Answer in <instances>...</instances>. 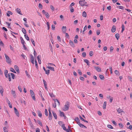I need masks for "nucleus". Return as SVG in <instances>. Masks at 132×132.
Listing matches in <instances>:
<instances>
[{
	"label": "nucleus",
	"mask_w": 132,
	"mask_h": 132,
	"mask_svg": "<svg viewBox=\"0 0 132 132\" xmlns=\"http://www.w3.org/2000/svg\"><path fill=\"white\" fill-rule=\"evenodd\" d=\"M16 11H17V12L20 15H22V14L21 13V11L20 9L18 8H17L16 9Z\"/></svg>",
	"instance_id": "nucleus-16"
},
{
	"label": "nucleus",
	"mask_w": 132,
	"mask_h": 132,
	"mask_svg": "<svg viewBox=\"0 0 132 132\" xmlns=\"http://www.w3.org/2000/svg\"><path fill=\"white\" fill-rule=\"evenodd\" d=\"M10 74L12 76V78L13 79H14L15 77L14 75L12 73H11Z\"/></svg>",
	"instance_id": "nucleus-51"
},
{
	"label": "nucleus",
	"mask_w": 132,
	"mask_h": 132,
	"mask_svg": "<svg viewBox=\"0 0 132 132\" xmlns=\"http://www.w3.org/2000/svg\"><path fill=\"white\" fill-rule=\"evenodd\" d=\"M37 122H38V123L41 126H43V125L42 124V122H41V121H40V120H37Z\"/></svg>",
	"instance_id": "nucleus-32"
},
{
	"label": "nucleus",
	"mask_w": 132,
	"mask_h": 132,
	"mask_svg": "<svg viewBox=\"0 0 132 132\" xmlns=\"http://www.w3.org/2000/svg\"><path fill=\"white\" fill-rule=\"evenodd\" d=\"M10 70L11 71L14 73H16V72L14 70V69L13 68H10Z\"/></svg>",
	"instance_id": "nucleus-30"
},
{
	"label": "nucleus",
	"mask_w": 132,
	"mask_h": 132,
	"mask_svg": "<svg viewBox=\"0 0 132 132\" xmlns=\"http://www.w3.org/2000/svg\"><path fill=\"white\" fill-rule=\"evenodd\" d=\"M127 128L128 129H129L130 130H132V125H130L129 127H127Z\"/></svg>",
	"instance_id": "nucleus-60"
},
{
	"label": "nucleus",
	"mask_w": 132,
	"mask_h": 132,
	"mask_svg": "<svg viewBox=\"0 0 132 132\" xmlns=\"http://www.w3.org/2000/svg\"><path fill=\"white\" fill-rule=\"evenodd\" d=\"M47 68L53 71H54V68L53 67L48 66Z\"/></svg>",
	"instance_id": "nucleus-25"
},
{
	"label": "nucleus",
	"mask_w": 132,
	"mask_h": 132,
	"mask_svg": "<svg viewBox=\"0 0 132 132\" xmlns=\"http://www.w3.org/2000/svg\"><path fill=\"white\" fill-rule=\"evenodd\" d=\"M86 53L85 52H83L82 54V56L84 57H85L86 56Z\"/></svg>",
	"instance_id": "nucleus-52"
},
{
	"label": "nucleus",
	"mask_w": 132,
	"mask_h": 132,
	"mask_svg": "<svg viewBox=\"0 0 132 132\" xmlns=\"http://www.w3.org/2000/svg\"><path fill=\"white\" fill-rule=\"evenodd\" d=\"M106 101L104 102V103L103 106V109H106Z\"/></svg>",
	"instance_id": "nucleus-27"
},
{
	"label": "nucleus",
	"mask_w": 132,
	"mask_h": 132,
	"mask_svg": "<svg viewBox=\"0 0 132 132\" xmlns=\"http://www.w3.org/2000/svg\"><path fill=\"white\" fill-rule=\"evenodd\" d=\"M114 72H115V73L117 75L119 76V72L118 71H117V70H116Z\"/></svg>",
	"instance_id": "nucleus-38"
},
{
	"label": "nucleus",
	"mask_w": 132,
	"mask_h": 132,
	"mask_svg": "<svg viewBox=\"0 0 132 132\" xmlns=\"http://www.w3.org/2000/svg\"><path fill=\"white\" fill-rule=\"evenodd\" d=\"M78 125L80 126V127H81L82 128H83V126L84 125L82 124L80 122L78 123Z\"/></svg>",
	"instance_id": "nucleus-43"
},
{
	"label": "nucleus",
	"mask_w": 132,
	"mask_h": 132,
	"mask_svg": "<svg viewBox=\"0 0 132 132\" xmlns=\"http://www.w3.org/2000/svg\"><path fill=\"white\" fill-rule=\"evenodd\" d=\"M14 112L16 114V115L18 117H19V113L18 111L17 110L16 108L14 107Z\"/></svg>",
	"instance_id": "nucleus-6"
},
{
	"label": "nucleus",
	"mask_w": 132,
	"mask_h": 132,
	"mask_svg": "<svg viewBox=\"0 0 132 132\" xmlns=\"http://www.w3.org/2000/svg\"><path fill=\"white\" fill-rule=\"evenodd\" d=\"M94 68L98 72H101V68L99 67H94Z\"/></svg>",
	"instance_id": "nucleus-14"
},
{
	"label": "nucleus",
	"mask_w": 132,
	"mask_h": 132,
	"mask_svg": "<svg viewBox=\"0 0 132 132\" xmlns=\"http://www.w3.org/2000/svg\"><path fill=\"white\" fill-rule=\"evenodd\" d=\"M14 68L15 70L18 73H19V67H18L16 65H15L14 66Z\"/></svg>",
	"instance_id": "nucleus-8"
},
{
	"label": "nucleus",
	"mask_w": 132,
	"mask_h": 132,
	"mask_svg": "<svg viewBox=\"0 0 132 132\" xmlns=\"http://www.w3.org/2000/svg\"><path fill=\"white\" fill-rule=\"evenodd\" d=\"M43 68L44 71L45 72L46 74L48 75L50 73V70H46L45 68L44 67H43Z\"/></svg>",
	"instance_id": "nucleus-11"
},
{
	"label": "nucleus",
	"mask_w": 132,
	"mask_h": 132,
	"mask_svg": "<svg viewBox=\"0 0 132 132\" xmlns=\"http://www.w3.org/2000/svg\"><path fill=\"white\" fill-rule=\"evenodd\" d=\"M61 126L62 127L63 129L64 130L66 129V127L65 126V125L64 124H63Z\"/></svg>",
	"instance_id": "nucleus-39"
},
{
	"label": "nucleus",
	"mask_w": 132,
	"mask_h": 132,
	"mask_svg": "<svg viewBox=\"0 0 132 132\" xmlns=\"http://www.w3.org/2000/svg\"><path fill=\"white\" fill-rule=\"evenodd\" d=\"M117 111L118 112V113H119L121 112H123V110L120 108H119L118 110H117Z\"/></svg>",
	"instance_id": "nucleus-23"
},
{
	"label": "nucleus",
	"mask_w": 132,
	"mask_h": 132,
	"mask_svg": "<svg viewBox=\"0 0 132 132\" xmlns=\"http://www.w3.org/2000/svg\"><path fill=\"white\" fill-rule=\"evenodd\" d=\"M96 33L97 35H98L100 34V30H98L96 31Z\"/></svg>",
	"instance_id": "nucleus-53"
},
{
	"label": "nucleus",
	"mask_w": 132,
	"mask_h": 132,
	"mask_svg": "<svg viewBox=\"0 0 132 132\" xmlns=\"http://www.w3.org/2000/svg\"><path fill=\"white\" fill-rule=\"evenodd\" d=\"M75 120L77 122V123L78 124V122H80V120L78 117L76 118L75 119Z\"/></svg>",
	"instance_id": "nucleus-21"
},
{
	"label": "nucleus",
	"mask_w": 132,
	"mask_h": 132,
	"mask_svg": "<svg viewBox=\"0 0 132 132\" xmlns=\"http://www.w3.org/2000/svg\"><path fill=\"white\" fill-rule=\"evenodd\" d=\"M11 34H12V35L15 38H16V36L14 35V34H14L15 35H18V33H15L14 32H13V31H11Z\"/></svg>",
	"instance_id": "nucleus-24"
},
{
	"label": "nucleus",
	"mask_w": 132,
	"mask_h": 132,
	"mask_svg": "<svg viewBox=\"0 0 132 132\" xmlns=\"http://www.w3.org/2000/svg\"><path fill=\"white\" fill-rule=\"evenodd\" d=\"M116 30V27L114 25H113L111 29V31L112 32H114Z\"/></svg>",
	"instance_id": "nucleus-13"
},
{
	"label": "nucleus",
	"mask_w": 132,
	"mask_h": 132,
	"mask_svg": "<svg viewBox=\"0 0 132 132\" xmlns=\"http://www.w3.org/2000/svg\"><path fill=\"white\" fill-rule=\"evenodd\" d=\"M78 73H79V74L80 75H82V72H81V70L80 69H78Z\"/></svg>",
	"instance_id": "nucleus-46"
},
{
	"label": "nucleus",
	"mask_w": 132,
	"mask_h": 132,
	"mask_svg": "<svg viewBox=\"0 0 132 132\" xmlns=\"http://www.w3.org/2000/svg\"><path fill=\"white\" fill-rule=\"evenodd\" d=\"M10 49L12 51H14V49L11 46V45H10Z\"/></svg>",
	"instance_id": "nucleus-63"
},
{
	"label": "nucleus",
	"mask_w": 132,
	"mask_h": 132,
	"mask_svg": "<svg viewBox=\"0 0 132 132\" xmlns=\"http://www.w3.org/2000/svg\"><path fill=\"white\" fill-rule=\"evenodd\" d=\"M0 89H1L0 91V92L2 96L3 95V88L2 87V86H0Z\"/></svg>",
	"instance_id": "nucleus-12"
},
{
	"label": "nucleus",
	"mask_w": 132,
	"mask_h": 132,
	"mask_svg": "<svg viewBox=\"0 0 132 132\" xmlns=\"http://www.w3.org/2000/svg\"><path fill=\"white\" fill-rule=\"evenodd\" d=\"M79 3L81 6H87L86 4H87V2L85 1V0L80 1L79 2Z\"/></svg>",
	"instance_id": "nucleus-2"
},
{
	"label": "nucleus",
	"mask_w": 132,
	"mask_h": 132,
	"mask_svg": "<svg viewBox=\"0 0 132 132\" xmlns=\"http://www.w3.org/2000/svg\"><path fill=\"white\" fill-rule=\"evenodd\" d=\"M99 77L101 80H103L104 78V76L103 75H100Z\"/></svg>",
	"instance_id": "nucleus-36"
},
{
	"label": "nucleus",
	"mask_w": 132,
	"mask_h": 132,
	"mask_svg": "<svg viewBox=\"0 0 132 132\" xmlns=\"http://www.w3.org/2000/svg\"><path fill=\"white\" fill-rule=\"evenodd\" d=\"M115 36L116 38L117 39V40H118L119 37V34L118 33H117L115 35Z\"/></svg>",
	"instance_id": "nucleus-35"
},
{
	"label": "nucleus",
	"mask_w": 132,
	"mask_h": 132,
	"mask_svg": "<svg viewBox=\"0 0 132 132\" xmlns=\"http://www.w3.org/2000/svg\"><path fill=\"white\" fill-rule=\"evenodd\" d=\"M20 40H21V43H22V44H24L25 43L24 40L22 38V37H20Z\"/></svg>",
	"instance_id": "nucleus-18"
},
{
	"label": "nucleus",
	"mask_w": 132,
	"mask_h": 132,
	"mask_svg": "<svg viewBox=\"0 0 132 132\" xmlns=\"http://www.w3.org/2000/svg\"><path fill=\"white\" fill-rule=\"evenodd\" d=\"M43 81L44 82V85L45 87H46V86H47V83L45 81L44 79H43Z\"/></svg>",
	"instance_id": "nucleus-45"
},
{
	"label": "nucleus",
	"mask_w": 132,
	"mask_h": 132,
	"mask_svg": "<svg viewBox=\"0 0 132 132\" xmlns=\"http://www.w3.org/2000/svg\"><path fill=\"white\" fill-rule=\"evenodd\" d=\"M93 54V52L92 51H90L89 52V55L90 56H92Z\"/></svg>",
	"instance_id": "nucleus-50"
},
{
	"label": "nucleus",
	"mask_w": 132,
	"mask_h": 132,
	"mask_svg": "<svg viewBox=\"0 0 132 132\" xmlns=\"http://www.w3.org/2000/svg\"><path fill=\"white\" fill-rule=\"evenodd\" d=\"M69 44L72 47H75V45L74 44L73 42L71 40H69Z\"/></svg>",
	"instance_id": "nucleus-9"
},
{
	"label": "nucleus",
	"mask_w": 132,
	"mask_h": 132,
	"mask_svg": "<svg viewBox=\"0 0 132 132\" xmlns=\"http://www.w3.org/2000/svg\"><path fill=\"white\" fill-rule=\"evenodd\" d=\"M60 116L61 117H63L64 116V113L63 112H61L60 111Z\"/></svg>",
	"instance_id": "nucleus-28"
},
{
	"label": "nucleus",
	"mask_w": 132,
	"mask_h": 132,
	"mask_svg": "<svg viewBox=\"0 0 132 132\" xmlns=\"http://www.w3.org/2000/svg\"><path fill=\"white\" fill-rule=\"evenodd\" d=\"M66 28H67L66 27V26L64 27V26H63L62 27V30L63 32V33H66L65 32L67 30Z\"/></svg>",
	"instance_id": "nucleus-7"
},
{
	"label": "nucleus",
	"mask_w": 132,
	"mask_h": 132,
	"mask_svg": "<svg viewBox=\"0 0 132 132\" xmlns=\"http://www.w3.org/2000/svg\"><path fill=\"white\" fill-rule=\"evenodd\" d=\"M55 28V26L54 25L52 24V29L53 30H54Z\"/></svg>",
	"instance_id": "nucleus-62"
},
{
	"label": "nucleus",
	"mask_w": 132,
	"mask_h": 132,
	"mask_svg": "<svg viewBox=\"0 0 132 132\" xmlns=\"http://www.w3.org/2000/svg\"><path fill=\"white\" fill-rule=\"evenodd\" d=\"M84 62L86 63L89 66L90 65V64L89 63V61L87 59H84Z\"/></svg>",
	"instance_id": "nucleus-17"
},
{
	"label": "nucleus",
	"mask_w": 132,
	"mask_h": 132,
	"mask_svg": "<svg viewBox=\"0 0 132 132\" xmlns=\"http://www.w3.org/2000/svg\"><path fill=\"white\" fill-rule=\"evenodd\" d=\"M5 23H6L7 24V25H8V28H10L11 29H12H12L11 28H10V26L11 23H9V22H5Z\"/></svg>",
	"instance_id": "nucleus-37"
},
{
	"label": "nucleus",
	"mask_w": 132,
	"mask_h": 132,
	"mask_svg": "<svg viewBox=\"0 0 132 132\" xmlns=\"http://www.w3.org/2000/svg\"><path fill=\"white\" fill-rule=\"evenodd\" d=\"M30 56H31L30 60L31 62L33 64H34V57L31 54L30 55Z\"/></svg>",
	"instance_id": "nucleus-5"
},
{
	"label": "nucleus",
	"mask_w": 132,
	"mask_h": 132,
	"mask_svg": "<svg viewBox=\"0 0 132 132\" xmlns=\"http://www.w3.org/2000/svg\"><path fill=\"white\" fill-rule=\"evenodd\" d=\"M31 41L32 42V44H33L34 45V46H35V42L34 41V40L32 39H31Z\"/></svg>",
	"instance_id": "nucleus-49"
},
{
	"label": "nucleus",
	"mask_w": 132,
	"mask_h": 132,
	"mask_svg": "<svg viewBox=\"0 0 132 132\" xmlns=\"http://www.w3.org/2000/svg\"><path fill=\"white\" fill-rule=\"evenodd\" d=\"M119 126L121 128H122L123 126V125L121 123H119Z\"/></svg>",
	"instance_id": "nucleus-61"
},
{
	"label": "nucleus",
	"mask_w": 132,
	"mask_h": 132,
	"mask_svg": "<svg viewBox=\"0 0 132 132\" xmlns=\"http://www.w3.org/2000/svg\"><path fill=\"white\" fill-rule=\"evenodd\" d=\"M53 100L54 101L55 103L56 102H57L58 105L59 106L60 105V102L57 99H54Z\"/></svg>",
	"instance_id": "nucleus-26"
},
{
	"label": "nucleus",
	"mask_w": 132,
	"mask_h": 132,
	"mask_svg": "<svg viewBox=\"0 0 132 132\" xmlns=\"http://www.w3.org/2000/svg\"><path fill=\"white\" fill-rule=\"evenodd\" d=\"M69 102H66V104L64 105V107L63 108V110L64 111H67L69 110Z\"/></svg>",
	"instance_id": "nucleus-1"
},
{
	"label": "nucleus",
	"mask_w": 132,
	"mask_h": 132,
	"mask_svg": "<svg viewBox=\"0 0 132 132\" xmlns=\"http://www.w3.org/2000/svg\"><path fill=\"white\" fill-rule=\"evenodd\" d=\"M5 56L6 59V62L8 63H10L11 62V59L9 57L5 54Z\"/></svg>",
	"instance_id": "nucleus-4"
},
{
	"label": "nucleus",
	"mask_w": 132,
	"mask_h": 132,
	"mask_svg": "<svg viewBox=\"0 0 132 132\" xmlns=\"http://www.w3.org/2000/svg\"><path fill=\"white\" fill-rule=\"evenodd\" d=\"M87 14L84 11L82 13V16H83L86 17L87 16Z\"/></svg>",
	"instance_id": "nucleus-29"
},
{
	"label": "nucleus",
	"mask_w": 132,
	"mask_h": 132,
	"mask_svg": "<svg viewBox=\"0 0 132 132\" xmlns=\"http://www.w3.org/2000/svg\"><path fill=\"white\" fill-rule=\"evenodd\" d=\"M124 7L121 6H117V8L123 10Z\"/></svg>",
	"instance_id": "nucleus-33"
},
{
	"label": "nucleus",
	"mask_w": 132,
	"mask_h": 132,
	"mask_svg": "<svg viewBox=\"0 0 132 132\" xmlns=\"http://www.w3.org/2000/svg\"><path fill=\"white\" fill-rule=\"evenodd\" d=\"M70 11L71 12H73L74 11V9H73V8L72 6H70Z\"/></svg>",
	"instance_id": "nucleus-34"
},
{
	"label": "nucleus",
	"mask_w": 132,
	"mask_h": 132,
	"mask_svg": "<svg viewBox=\"0 0 132 132\" xmlns=\"http://www.w3.org/2000/svg\"><path fill=\"white\" fill-rule=\"evenodd\" d=\"M30 93L31 94V97H32L33 99L35 101L36 99L35 98V94H34V92H33V90H30Z\"/></svg>",
	"instance_id": "nucleus-3"
},
{
	"label": "nucleus",
	"mask_w": 132,
	"mask_h": 132,
	"mask_svg": "<svg viewBox=\"0 0 132 132\" xmlns=\"http://www.w3.org/2000/svg\"><path fill=\"white\" fill-rule=\"evenodd\" d=\"M40 57L41 56L40 55H38L37 57V58L38 61V63L39 64H40L41 63V60L40 59Z\"/></svg>",
	"instance_id": "nucleus-15"
},
{
	"label": "nucleus",
	"mask_w": 132,
	"mask_h": 132,
	"mask_svg": "<svg viewBox=\"0 0 132 132\" xmlns=\"http://www.w3.org/2000/svg\"><path fill=\"white\" fill-rule=\"evenodd\" d=\"M45 15L47 18H48L50 16L48 13V12H47V13H46L45 14Z\"/></svg>",
	"instance_id": "nucleus-42"
},
{
	"label": "nucleus",
	"mask_w": 132,
	"mask_h": 132,
	"mask_svg": "<svg viewBox=\"0 0 132 132\" xmlns=\"http://www.w3.org/2000/svg\"><path fill=\"white\" fill-rule=\"evenodd\" d=\"M52 115H49L48 118L50 120H51L52 119Z\"/></svg>",
	"instance_id": "nucleus-55"
},
{
	"label": "nucleus",
	"mask_w": 132,
	"mask_h": 132,
	"mask_svg": "<svg viewBox=\"0 0 132 132\" xmlns=\"http://www.w3.org/2000/svg\"><path fill=\"white\" fill-rule=\"evenodd\" d=\"M49 94L50 96L52 97H54L55 95H54L52 93H49Z\"/></svg>",
	"instance_id": "nucleus-47"
},
{
	"label": "nucleus",
	"mask_w": 132,
	"mask_h": 132,
	"mask_svg": "<svg viewBox=\"0 0 132 132\" xmlns=\"http://www.w3.org/2000/svg\"><path fill=\"white\" fill-rule=\"evenodd\" d=\"M109 69H110V72L111 74H112V68L111 67H109Z\"/></svg>",
	"instance_id": "nucleus-58"
},
{
	"label": "nucleus",
	"mask_w": 132,
	"mask_h": 132,
	"mask_svg": "<svg viewBox=\"0 0 132 132\" xmlns=\"http://www.w3.org/2000/svg\"><path fill=\"white\" fill-rule=\"evenodd\" d=\"M52 112L54 117L56 119L57 118V117L56 113L52 111Z\"/></svg>",
	"instance_id": "nucleus-19"
},
{
	"label": "nucleus",
	"mask_w": 132,
	"mask_h": 132,
	"mask_svg": "<svg viewBox=\"0 0 132 132\" xmlns=\"http://www.w3.org/2000/svg\"><path fill=\"white\" fill-rule=\"evenodd\" d=\"M3 130L4 132H8V131L7 130V128L6 127H4Z\"/></svg>",
	"instance_id": "nucleus-44"
},
{
	"label": "nucleus",
	"mask_w": 132,
	"mask_h": 132,
	"mask_svg": "<svg viewBox=\"0 0 132 132\" xmlns=\"http://www.w3.org/2000/svg\"><path fill=\"white\" fill-rule=\"evenodd\" d=\"M45 115H46V116H47L48 115V113L47 111V110L46 109H45Z\"/></svg>",
	"instance_id": "nucleus-57"
},
{
	"label": "nucleus",
	"mask_w": 132,
	"mask_h": 132,
	"mask_svg": "<svg viewBox=\"0 0 132 132\" xmlns=\"http://www.w3.org/2000/svg\"><path fill=\"white\" fill-rule=\"evenodd\" d=\"M24 37H25L26 39L27 40H29V37L28 36L26 35L25 34L24 35Z\"/></svg>",
	"instance_id": "nucleus-31"
},
{
	"label": "nucleus",
	"mask_w": 132,
	"mask_h": 132,
	"mask_svg": "<svg viewBox=\"0 0 132 132\" xmlns=\"http://www.w3.org/2000/svg\"><path fill=\"white\" fill-rule=\"evenodd\" d=\"M110 129H113V127L111 125H109L107 126Z\"/></svg>",
	"instance_id": "nucleus-48"
},
{
	"label": "nucleus",
	"mask_w": 132,
	"mask_h": 132,
	"mask_svg": "<svg viewBox=\"0 0 132 132\" xmlns=\"http://www.w3.org/2000/svg\"><path fill=\"white\" fill-rule=\"evenodd\" d=\"M10 75L11 74L10 73H9L8 74V76H7L8 78L9 79V81H11V77H10Z\"/></svg>",
	"instance_id": "nucleus-40"
},
{
	"label": "nucleus",
	"mask_w": 132,
	"mask_h": 132,
	"mask_svg": "<svg viewBox=\"0 0 132 132\" xmlns=\"http://www.w3.org/2000/svg\"><path fill=\"white\" fill-rule=\"evenodd\" d=\"M46 25H47V27L48 28L47 29L48 30H49L50 29V24H49V23L48 22H47L46 23Z\"/></svg>",
	"instance_id": "nucleus-41"
},
{
	"label": "nucleus",
	"mask_w": 132,
	"mask_h": 132,
	"mask_svg": "<svg viewBox=\"0 0 132 132\" xmlns=\"http://www.w3.org/2000/svg\"><path fill=\"white\" fill-rule=\"evenodd\" d=\"M128 78L130 81L132 82V78L130 76H128Z\"/></svg>",
	"instance_id": "nucleus-64"
},
{
	"label": "nucleus",
	"mask_w": 132,
	"mask_h": 132,
	"mask_svg": "<svg viewBox=\"0 0 132 132\" xmlns=\"http://www.w3.org/2000/svg\"><path fill=\"white\" fill-rule=\"evenodd\" d=\"M21 103H23L25 105L26 104V101L24 100L23 101L22 100H21Z\"/></svg>",
	"instance_id": "nucleus-56"
},
{
	"label": "nucleus",
	"mask_w": 132,
	"mask_h": 132,
	"mask_svg": "<svg viewBox=\"0 0 132 132\" xmlns=\"http://www.w3.org/2000/svg\"><path fill=\"white\" fill-rule=\"evenodd\" d=\"M22 31L24 34H26V30L24 28H23L22 29Z\"/></svg>",
	"instance_id": "nucleus-22"
},
{
	"label": "nucleus",
	"mask_w": 132,
	"mask_h": 132,
	"mask_svg": "<svg viewBox=\"0 0 132 132\" xmlns=\"http://www.w3.org/2000/svg\"><path fill=\"white\" fill-rule=\"evenodd\" d=\"M35 64L36 67L37 68H38V66L37 65V61L36 60H35Z\"/></svg>",
	"instance_id": "nucleus-54"
},
{
	"label": "nucleus",
	"mask_w": 132,
	"mask_h": 132,
	"mask_svg": "<svg viewBox=\"0 0 132 132\" xmlns=\"http://www.w3.org/2000/svg\"><path fill=\"white\" fill-rule=\"evenodd\" d=\"M65 130L67 131V132H70H70H72L71 130H70V129H66Z\"/></svg>",
	"instance_id": "nucleus-59"
},
{
	"label": "nucleus",
	"mask_w": 132,
	"mask_h": 132,
	"mask_svg": "<svg viewBox=\"0 0 132 132\" xmlns=\"http://www.w3.org/2000/svg\"><path fill=\"white\" fill-rule=\"evenodd\" d=\"M37 112L38 116L40 117H41L42 116V114L40 111L39 110H38Z\"/></svg>",
	"instance_id": "nucleus-20"
},
{
	"label": "nucleus",
	"mask_w": 132,
	"mask_h": 132,
	"mask_svg": "<svg viewBox=\"0 0 132 132\" xmlns=\"http://www.w3.org/2000/svg\"><path fill=\"white\" fill-rule=\"evenodd\" d=\"M11 94L13 95L14 97L15 98L16 97V95L15 91L12 90H11Z\"/></svg>",
	"instance_id": "nucleus-10"
}]
</instances>
